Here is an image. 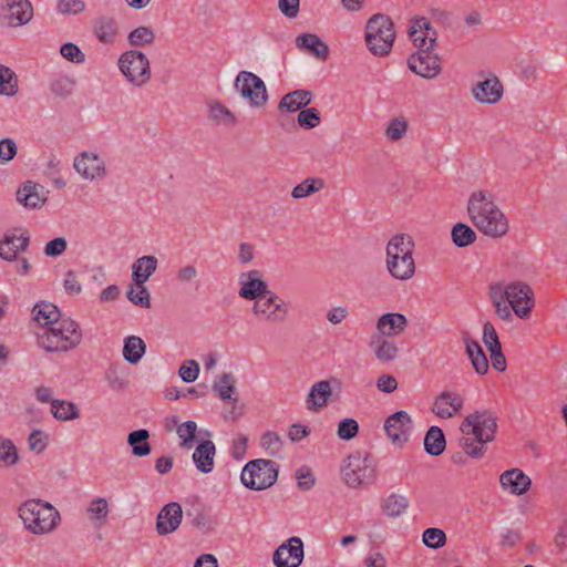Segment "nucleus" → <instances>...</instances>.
I'll list each match as a JSON object with an SVG mask.
<instances>
[{
  "instance_id": "obj_1",
  "label": "nucleus",
  "mask_w": 567,
  "mask_h": 567,
  "mask_svg": "<svg viewBox=\"0 0 567 567\" xmlns=\"http://www.w3.org/2000/svg\"><path fill=\"white\" fill-rule=\"evenodd\" d=\"M488 298L496 316L504 321H512L513 313L519 319H529L535 307L534 290L522 280L491 284Z\"/></svg>"
},
{
  "instance_id": "obj_2",
  "label": "nucleus",
  "mask_w": 567,
  "mask_h": 567,
  "mask_svg": "<svg viewBox=\"0 0 567 567\" xmlns=\"http://www.w3.org/2000/svg\"><path fill=\"white\" fill-rule=\"evenodd\" d=\"M467 214L476 229L489 238H502L509 230L507 216L495 204L493 195L487 190H476L471 194Z\"/></svg>"
},
{
  "instance_id": "obj_3",
  "label": "nucleus",
  "mask_w": 567,
  "mask_h": 567,
  "mask_svg": "<svg viewBox=\"0 0 567 567\" xmlns=\"http://www.w3.org/2000/svg\"><path fill=\"white\" fill-rule=\"evenodd\" d=\"M460 430L463 437L460 445L473 458H481L485 454V445L492 442L497 430V417L488 411H475L462 422Z\"/></svg>"
},
{
  "instance_id": "obj_4",
  "label": "nucleus",
  "mask_w": 567,
  "mask_h": 567,
  "mask_svg": "<svg viewBox=\"0 0 567 567\" xmlns=\"http://www.w3.org/2000/svg\"><path fill=\"white\" fill-rule=\"evenodd\" d=\"M414 241L411 236L399 234L393 236L385 248V266L389 274L396 280H409L415 274L413 258Z\"/></svg>"
},
{
  "instance_id": "obj_5",
  "label": "nucleus",
  "mask_w": 567,
  "mask_h": 567,
  "mask_svg": "<svg viewBox=\"0 0 567 567\" xmlns=\"http://www.w3.org/2000/svg\"><path fill=\"white\" fill-rule=\"evenodd\" d=\"M79 323L70 317H63L54 326L38 333V342L47 352H68L82 341Z\"/></svg>"
},
{
  "instance_id": "obj_6",
  "label": "nucleus",
  "mask_w": 567,
  "mask_h": 567,
  "mask_svg": "<svg viewBox=\"0 0 567 567\" xmlns=\"http://www.w3.org/2000/svg\"><path fill=\"white\" fill-rule=\"evenodd\" d=\"M19 517L24 528L34 535L52 532L60 522L59 512L41 499H28L19 507Z\"/></svg>"
},
{
  "instance_id": "obj_7",
  "label": "nucleus",
  "mask_w": 567,
  "mask_h": 567,
  "mask_svg": "<svg viewBox=\"0 0 567 567\" xmlns=\"http://www.w3.org/2000/svg\"><path fill=\"white\" fill-rule=\"evenodd\" d=\"M395 31L392 20L385 14H374L367 23L365 41L374 55L385 56L393 47Z\"/></svg>"
},
{
  "instance_id": "obj_8",
  "label": "nucleus",
  "mask_w": 567,
  "mask_h": 567,
  "mask_svg": "<svg viewBox=\"0 0 567 567\" xmlns=\"http://www.w3.org/2000/svg\"><path fill=\"white\" fill-rule=\"evenodd\" d=\"M278 477V464L271 460L257 458L249 461L240 474L241 483L254 491L271 487Z\"/></svg>"
},
{
  "instance_id": "obj_9",
  "label": "nucleus",
  "mask_w": 567,
  "mask_h": 567,
  "mask_svg": "<svg viewBox=\"0 0 567 567\" xmlns=\"http://www.w3.org/2000/svg\"><path fill=\"white\" fill-rule=\"evenodd\" d=\"M118 69L134 86L142 87L151 80V64L147 56L137 50H130L118 58Z\"/></svg>"
},
{
  "instance_id": "obj_10",
  "label": "nucleus",
  "mask_w": 567,
  "mask_h": 567,
  "mask_svg": "<svg viewBox=\"0 0 567 567\" xmlns=\"http://www.w3.org/2000/svg\"><path fill=\"white\" fill-rule=\"evenodd\" d=\"M251 312L259 321L282 323L288 318L289 309L281 297L270 291L254 302Z\"/></svg>"
},
{
  "instance_id": "obj_11",
  "label": "nucleus",
  "mask_w": 567,
  "mask_h": 567,
  "mask_svg": "<svg viewBox=\"0 0 567 567\" xmlns=\"http://www.w3.org/2000/svg\"><path fill=\"white\" fill-rule=\"evenodd\" d=\"M235 89L243 97L249 101L251 106L260 107L266 104L268 95L264 81L249 71L238 73Z\"/></svg>"
},
{
  "instance_id": "obj_12",
  "label": "nucleus",
  "mask_w": 567,
  "mask_h": 567,
  "mask_svg": "<svg viewBox=\"0 0 567 567\" xmlns=\"http://www.w3.org/2000/svg\"><path fill=\"white\" fill-rule=\"evenodd\" d=\"M342 477L349 487H359L374 477V470L369 463L368 456L360 453L347 457L342 467Z\"/></svg>"
},
{
  "instance_id": "obj_13",
  "label": "nucleus",
  "mask_w": 567,
  "mask_h": 567,
  "mask_svg": "<svg viewBox=\"0 0 567 567\" xmlns=\"http://www.w3.org/2000/svg\"><path fill=\"white\" fill-rule=\"evenodd\" d=\"M33 17V9L29 0H6L0 8V24L20 27L27 24Z\"/></svg>"
},
{
  "instance_id": "obj_14",
  "label": "nucleus",
  "mask_w": 567,
  "mask_h": 567,
  "mask_svg": "<svg viewBox=\"0 0 567 567\" xmlns=\"http://www.w3.org/2000/svg\"><path fill=\"white\" fill-rule=\"evenodd\" d=\"M408 66L413 73L424 79H434L442 71L439 55L430 50H421L410 55Z\"/></svg>"
},
{
  "instance_id": "obj_15",
  "label": "nucleus",
  "mask_w": 567,
  "mask_h": 567,
  "mask_svg": "<svg viewBox=\"0 0 567 567\" xmlns=\"http://www.w3.org/2000/svg\"><path fill=\"white\" fill-rule=\"evenodd\" d=\"M409 38L421 50H431L435 45L437 32L427 18L421 17L410 21Z\"/></svg>"
},
{
  "instance_id": "obj_16",
  "label": "nucleus",
  "mask_w": 567,
  "mask_h": 567,
  "mask_svg": "<svg viewBox=\"0 0 567 567\" xmlns=\"http://www.w3.org/2000/svg\"><path fill=\"white\" fill-rule=\"evenodd\" d=\"M239 291L238 295L245 300H254V302L269 293L267 282L262 279L259 270H249L241 272L238 278Z\"/></svg>"
},
{
  "instance_id": "obj_17",
  "label": "nucleus",
  "mask_w": 567,
  "mask_h": 567,
  "mask_svg": "<svg viewBox=\"0 0 567 567\" xmlns=\"http://www.w3.org/2000/svg\"><path fill=\"white\" fill-rule=\"evenodd\" d=\"M411 424L412 420L408 412L398 411L385 420L384 431L393 444L403 446L409 440Z\"/></svg>"
},
{
  "instance_id": "obj_18",
  "label": "nucleus",
  "mask_w": 567,
  "mask_h": 567,
  "mask_svg": "<svg viewBox=\"0 0 567 567\" xmlns=\"http://www.w3.org/2000/svg\"><path fill=\"white\" fill-rule=\"evenodd\" d=\"M303 559V544L300 538L291 537L281 544L274 553V564L277 567H298Z\"/></svg>"
},
{
  "instance_id": "obj_19",
  "label": "nucleus",
  "mask_w": 567,
  "mask_h": 567,
  "mask_svg": "<svg viewBox=\"0 0 567 567\" xmlns=\"http://www.w3.org/2000/svg\"><path fill=\"white\" fill-rule=\"evenodd\" d=\"M74 169L84 178L93 181L105 175V165L96 154L83 152L75 157Z\"/></svg>"
},
{
  "instance_id": "obj_20",
  "label": "nucleus",
  "mask_w": 567,
  "mask_h": 567,
  "mask_svg": "<svg viewBox=\"0 0 567 567\" xmlns=\"http://www.w3.org/2000/svg\"><path fill=\"white\" fill-rule=\"evenodd\" d=\"M183 519L182 506L176 502L166 504L158 513L156 518V532L161 536L175 532Z\"/></svg>"
},
{
  "instance_id": "obj_21",
  "label": "nucleus",
  "mask_w": 567,
  "mask_h": 567,
  "mask_svg": "<svg viewBox=\"0 0 567 567\" xmlns=\"http://www.w3.org/2000/svg\"><path fill=\"white\" fill-rule=\"evenodd\" d=\"M30 243V236L27 231L17 234V230L4 234L0 240V257L12 261L17 258L19 251H24Z\"/></svg>"
},
{
  "instance_id": "obj_22",
  "label": "nucleus",
  "mask_w": 567,
  "mask_h": 567,
  "mask_svg": "<svg viewBox=\"0 0 567 567\" xmlns=\"http://www.w3.org/2000/svg\"><path fill=\"white\" fill-rule=\"evenodd\" d=\"M464 404V399L454 392L444 391L434 401L432 411L442 419H450L458 414Z\"/></svg>"
},
{
  "instance_id": "obj_23",
  "label": "nucleus",
  "mask_w": 567,
  "mask_h": 567,
  "mask_svg": "<svg viewBox=\"0 0 567 567\" xmlns=\"http://www.w3.org/2000/svg\"><path fill=\"white\" fill-rule=\"evenodd\" d=\"M472 92L478 102L494 104L503 96V85L497 76L492 75L491 78L477 83L472 89Z\"/></svg>"
},
{
  "instance_id": "obj_24",
  "label": "nucleus",
  "mask_w": 567,
  "mask_h": 567,
  "mask_svg": "<svg viewBox=\"0 0 567 567\" xmlns=\"http://www.w3.org/2000/svg\"><path fill=\"white\" fill-rule=\"evenodd\" d=\"M93 32L101 43L111 45L120 34V27L115 18L103 14L94 19Z\"/></svg>"
},
{
  "instance_id": "obj_25",
  "label": "nucleus",
  "mask_w": 567,
  "mask_h": 567,
  "mask_svg": "<svg viewBox=\"0 0 567 567\" xmlns=\"http://www.w3.org/2000/svg\"><path fill=\"white\" fill-rule=\"evenodd\" d=\"M501 486L514 495L525 494L532 485L529 476L519 468H512L503 472L499 476Z\"/></svg>"
},
{
  "instance_id": "obj_26",
  "label": "nucleus",
  "mask_w": 567,
  "mask_h": 567,
  "mask_svg": "<svg viewBox=\"0 0 567 567\" xmlns=\"http://www.w3.org/2000/svg\"><path fill=\"white\" fill-rule=\"evenodd\" d=\"M215 454L216 446L212 441L207 440L200 442L193 453V461L196 468L204 474L213 472L215 466Z\"/></svg>"
},
{
  "instance_id": "obj_27",
  "label": "nucleus",
  "mask_w": 567,
  "mask_h": 567,
  "mask_svg": "<svg viewBox=\"0 0 567 567\" xmlns=\"http://www.w3.org/2000/svg\"><path fill=\"white\" fill-rule=\"evenodd\" d=\"M408 320L404 315L391 312L382 315L377 321V330L380 336H398L405 330Z\"/></svg>"
},
{
  "instance_id": "obj_28",
  "label": "nucleus",
  "mask_w": 567,
  "mask_h": 567,
  "mask_svg": "<svg viewBox=\"0 0 567 567\" xmlns=\"http://www.w3.org/2000/svg\"><path fill=\"white\" fill-rule=\"evenodd\" d=\"M296 45L299 50L307 51L319 60H327L329 55L328 45L313 33H303L296 38Z\"/></svg>"
},
{
  "instance_id": "obj_29",
  "label": "nucleus",
  "mask_w": 567,
  "mask_h": 567,
  "mask_svg": "<svg viewBox=\"0 0 567 567\" xmlns=\"http://www.w3.org/2000/svg\"><path fill=\"white\" fill-rule=\"evenodd\" d=\"M43 186L28 181L17 192V199L28 208L40 207L44 202Z\"/></svg>"
},
{
  "instance_id": "obj_30",
  "label": "nucleus",
  "mask_w": 567,
  "mask_h": 567,
  "mask_svg": "<svg viewBox=\"0 0 567 567\" xmlns=\"http://www.w3.org/2000/svg\"><path fill=\"white\" fill-rule=\"evenodd\" d=\"M32 316L43 329H49L63 318L56 306L45 301L38 302L33 307Z\"/></svg>"
},
{
  "instance_id": "obj_31",
  "label": "nucleus",
  "mask_w": 567,
  "mask_h": 567,
  "mask_svg": "<svg viewBox=\"0 0 567 567\" xmlns=\"http://www.w3.org/2000/svg\"><path fill=\"white\" fill-rule=\"evenodd\" d=\"M332 393L331 384L329 381L316 382L306 399V405L309 411L317 412L323 408L329 396Z\"/></svg>"
},
{
  "instance_id": "obj_32",
  "label": "nucleus",
  "mask_w": 567,
  "mask_h": 567,
  "mask_svg": "<svg viewBox=\"0 0 567 567\" xmlns=\"http://www.w3.org/2000/svg\"><path fill=\"white\" fill-rule=\"evenodd\" d=\"M208 118L217 125L233 127L237 124L236 115L221 102L212 100L207 103Z\"/></svg>"
},
{
  "instance_id": "obj_33",
  "label": "nucleus",
  "mask_w": 567,
  "mask_h": 567,
  "mask_svg": "<svg viewBox=\"0 0 567 567\" xmlns=\"http://www.w3.org/2000/svg\"><path fill=\"white\" fill-rule=\"evenodd\" d=\"M157 258L154 256H143L137 258L132 265V278L135 284H145L156 271Z\"/></svg>"
},
{
  "instance_id": "obj_34",
  "label": "nucleus",
  "mask_w": 567,
  "mask_h": 567,
  "mask_svg": "<svg viewBox=\"0 0 567 567\" xmlns=\"http://www.w3.org/2000/svg\"><path fill=\"white\" fill-rule=\"evenodd\" d=\"M311 92L307 90H296L282 96L279 102V110L296 112L311 102Z\"/></svg>"
},
{
  "instance_id": "obj_35",
  "label": "nucleus",
  "mask_w": 567,
  "mask_h": 567,
  "mask_svg": "<svg viewBox=\"0 0 567 567\" xmlns=\"http://www.w3.org/2000/svg\"><path fill=\"white\" fill-rule=\"evenodd\" d=\"M465 348L474 370L481 375L487 373L488 360L480 343L477 341L466 339Z\"/></svg>"
},
{
  "instance_id": "obj_36",
  "label": "nucleus",
  "mask_w": 567,
  "mask_h": 567,
  "mask_svg": "<svg viewBox=\"0 0 567 567\" xmlns=\"http://www.w3.org/2000/svg\"><path fill=\"white\" fill-rule=\"evenodd\" d=\"M370 347L377 359L382 362L392 361L398 355V347L395 343L385 339L383 336L374 337L370 342Z\"/></svg>"
},
{
  "instance_id": "obj_37",
  "label": "nucleus",
  "mask_w": 567,
  "mask_h": 567,
  "mask_svg": "<svg viewBox=\"0 0 567 567\" xmlns=\"http://www.w3.org/2000/svg\"><path fill=\"white\" fill-rule=\"evenodd\" d=\"M409 505V499L405 496L392 493L383 501L381 508L384 515L395 518L404 514Z\"/></svg>"
},
{
  "instance_id": "obj_38",
  "label": "nucleus",
  "mask_w": 567,
  "mask_h": 567,
  "mask_svg": "<svg viewBox=\"0 0 567 567\" xmlns=\"http://www.w3.org/2000/svg\"><path fill=\"white\" fill-rule=\"evenodd\" d=\"M326 187L324 179L321 177H308L291 190V197L301 199L322 190Z\"/></svg>"
},
{
  "instance_id": "obj_39",
  "label": "nucleus",
  "mask_w": 567,
  "mask_h": 567,
  "mask_svg": "<svg viewBox=\"0 0 567 567\" xmlns=\"http://www.w3.org/2000/svg\"><path fill=\"white\" fill-rule=\"evenodd\" d=\"M445 444L443 431L439 426H431L424 437L425 451L433 456H437L443 453Z\"/></svg>"
},
{
  "instance_id": "obj_40",
  "label": "nucleus",
  "mask_w": 567,
  "mask_h": 567,
  "mask_svg": "<svg viewBox=\"0 0 567 567\" xmlns=\"http://www.w3.org/2000/svg\"><path fill=\"white\" fill-rule=\"evenodd\" d=\"M145 342L136 336H131L125 339L123 355L126 361L132 364L137 363L145 353Z\"/></svg>"
},
{
  "instance_id": "obj_41",
  "label": "nucleus",
  "mask_w": 567,
  "mask_h": 567,
  "mask_svg": "<svg viewBox=\"0 0 567 567\" xmlns=\"http://www.w3.org/2000/svg\"><path fill=\"white\" fill-rule=\"evenodd\" d=\"M148 431L141 429L128 434L127 442L132 446V453L135 456H146L151 453V445L147 442Z\"/></svg>"
},
{
  "instance_id": "obj_42",
  "label": "nucleus",
  "mask_w": 567,
  "mask_h": 567,
  "mask_svg": "<svg viewBox=\"0 0 567 567\" xmlns=\"http://www.w3.org/2000/svg\"><path fill=\"white\" fill-rule=\"evenodd\" d=\"M51 412L60 421H70L80 416L78 406L72 402L63 400H52Z\"/></svg>"
},
{
  "instance_id": "obj_43",
  "label": "nucleus",
  "mask_w": 567,
  "mask_h": 567,
  "mask_svg": "<svg viewBox=\"0 0 567 567\" xmlns=\"http://www.w3.org/2000/svg\"><path fill=\"white\" fill-rule=\"evenodd\" d=\"M452 240L460 247H467L476 240V233L466 224L457 223L452 228Z\"/></svg>"
},
{
  "instance_id": "obj_44",
  "label": "nucleus",
  "mask_w": 567,
  "mask_h": 567,
  "mask_svg": "<svg viewBox=\"0 0 567 567\" xmlns=\"http://www.w3.org/2000/svg\"><path fill=\"white\" fill-rule=\"evenodd\" d=\"M18 92V79L12 70L0 64V94L13 96Z\"/></svg>"
},
{
  "instance_id": "obj_45",
  "label": "nucleus",
  "mask_w": 567,
  "mask_h": 567,
  "mask_svg": "<svg viewBox=\"0 0 567 567\" xmlns=\"http://www.w3.org/2000/svg\"><path fill=\"white\" fill-rule=\"evenodd\" d=\"M18 460V451L12 441L0 436V467L13 466Z\"/></svg>"
},
{
  "instance_id": "obj_46",
  "label": "nucleus",
  "mask_w": 567,
  "mask_h": 567,
  "mask_svg": "<svg viewBox=\"0 0 567 567\" xmlns=\"http://www.w3.org/2000/svg\"><path fill=\"white\" fill-rule=\"evenodd\" d=\"M127 40L133 47H143L153 43L155 33L151 28L138 27L130 32Z\"/></svg>"
},
{
  "instance_id": "obj_47",
  "label": "nucleus",
  "mask_w": 567,
  "mask_h": 567,
  "mask_svg": "<svg viewBox=\"0 0 567 567\" xmlns=\"http://www.w3.org/2000/svg\"><path fill=\"white\" fill-rule=\"evenodd\" d=\"M214 390L221 400H230L235 393V380L230 373H223L214 383Z\"/></svg>"
},
{
  "instance_id": "obj_48",
  "label": "nucleus",
  "mask_w": 567,
  "mask_h": 567,
  "mask_svg": "<svg viewBox=\"0 0 567 567\" xmlns=\"http://www.w3.org/2000/svg\"><path fill=\"white\" fill-rule=\"evenodd\" d=\"M127 298L131 302L142 308H150L151 306L150 293L144 284L134 282L127 291Z\"/></svg>"
},
{
  "instance_id": "obj_49",
  "label": "nucleus",
  "mask_w": 567,
  "mask_h": 567,
  "mask_svg": "<svg viewBox=\"0 0 567 567\" xmlns=\"http://www.w3.org/2000/svg\"><path fill=\"white\" fill-rule=\"evenodd\" d=\"M422 539L429 548L439 549L446 544V534L443 529L430 527L423 532Z\"/></svg>"
},
{
  "instance_id": "obj_50",
  "label": "nucleus",
  "mask_w": 567,
  "mask_h": 567,
  "mask_svg": "<svg viewBox=\"0 0 567 567\" xmlns=\"http://www.w3.org/2000/svg\"><path fill=\"white\" fill-rule=\"evenodd\" d=\"M87 514L91 520L105 522L109 515L107 501L103 497L92 499L87 507Z\"/></svg>"
},
{
  "instance_id": "obj_51",
  "label": "nucleus",
  "mask_w": 567,
  "mask_h": 567,
  "mask_svg": "<svg viewBox=\"0 0 567 567\" xmlns=\"http://www.w3.org/2000/svg\"><path fill=\"white\" fill-rule=\"evenodd\" d=\"M197 431V425L194 421H186L177 426V434L179 436L181 446L184 449H190L193 446L195 435Z\"/></svg>"
},
{
  "instance_id": "obj_52",
  "label": "nucleus",
  "mask_w": 567,
  "mask_h": 567,
  "mask_svg": "<svg viewBox=\"0 0 567 567\" xmlns=\"http://www.w3.org/2000/svg\"><path fill=\"white\" fill-rule=\"evenodd\" d=\"M320 123V113L317 109L310 107L300 111L298 114V124L305 128H313Z\"/></svg>"
},
{
  "instance_id": "obj_53",
  "label": "nucleus",
  "mask_w": 567,
  "mask_h": 567,
  "mask_svg": "<svg viewBox=\"0 0 567 567\" xmlns=\"http://www.w3.org/2000/svg\"><path fill=\"white\" fill-rule=\"evenodd\" d=\"M60 53L65 60L72 63L81 64L85 61V54L76 44L71 42L64 43L60 49Z\"/></svg>"
},
{
  "instance_id": "obj_54",
  "label": "nucleus",
  "mask_w": 567,
  "mask_h": 567,
  "mask_svg": "<svg viewBox=\"0 0 567 567\" xmlns=\"http://www.w3.org/2000/svg\"><path fill=\"white\" fill-rule=\"evenodd\" d=\"M83 0H59L56 10L61 14H79L85 10Z\"/></svg>"
},
{
  "instance_id": "obj_55",
  "label": "nucleus",
  "mask_w": 567,
  "mask_h": 567,
  "mask_svg": "<svg viewBox=\"0 0 567 567\" xmlns=\"http://www.w3.org/2000/svg\"><path fill=\"white\" fill-rule=\"evenodd\" d=\"M260 443L270 455H276L281 450L282 445L280 436L271 431L262 434Z\"/></svg>"
},
{
  "instance_id": "obj_56",
  "label": "nucleus",
  "mask_w": 567,
  "mask_h": 567,
  "mask_svg": "<svg viewBox=\"0 0 567 567\" xmlns=\"http://www.w3.org/2000/svg\"><path fill=\"white\" fill-rule=\"evenodd\" d=\"M483 341L488 351L492 349H499L502 347L496 329L489 321H486L483 326Z\"/></svg>"
},
{
  "instance_id": "obj_57",
  "label": "nucleus",
  "mask_w": 567,
  "mask_h": 567,
  "mask_svg": "<svg viewBox=\"0 0 567 567\" xmlns=\"http://www.w3.org/2000/svg\"><path fill=\"white\" fill-rule=\"evenodd\" d=\"M408 130V123L404 118H393L386 128V136L391 141H399Z\"/></svg>"
},
{
  "instance_id": "obj_58",
  "label": "nucleus",
  "mask_w": 567,
  "mask_h": 567,
  "mask_svg": "<svg viewBox=\"0 0 567 567\" xmlns=\"http://www.w3.org/2000/svg\"><path fill=\"white\" fill-rule=\"evenodd\" d=\"M198 373L199 364L195 360L184 362L178 370L179 377L187 383L194 382L197 379Z\"/></svg>"
},
{
  "instance_id": "obj_59",
  "label": "nucleus",
  "mask_w": 567,
  "mask_h": 567,
  "mask_svg": "<svg viewBox=\"0 0 567 567\" xmlns=\"http://www.w3.org/2000/svg\"><path fill=\"white\" fill-rule=\"evenodd\" d=\"M359 432V424L353 419H344L338 425V435L342 440H351Z\"/></svg>"
},
{
  "instance_id": "obj_60",
  "label": "nucleus",
  "mask_w": 567,
  "mask_h": 567,
  "mask_svg": "<svg viewBox=\"0 0 567 567\" xmlns=\"http://www.w3.org/2000/svg\"><path fill=\"white\" fill-rule=\"evenodd\" d=\"M28 441L30 450L37 453L43 452L48 445L47 434L39 430H34Z\"/></svg>"
},
{
  "instance_id": "obj_61",
  "label": "nucleus",
  "mask_w": 567,
  "mask_h": 567,
  "mask_svg": "<svg viewBox=\"0 0 567 567\" xmlns=\"http://www.w3.org/2000/svg\"><path fill=\"white\" fill-rule=\"evenodd\" d=\"M17 144L11 138L0 141V163H7L17 155Z\"/></svg>"
},
{
  "instance_id": "obj_62",
  "label": "nucleus",
  "mask_w": 567,
  "mask_h": 567,
  "mask_svg": "<svg viewBox=\"0 0 567 567\" xmlns=\"http://www.w3.org/2000/svg\"><path fill=\"white\" fill-rule=\"evenodd\" d=\"M248 437L244 434H238L234 437L231 443V456L238 461L243 460L246 455Z\"/></svg>"
},
{
  "instance_id": "obj_63",
  "label": "nucleus",
  "mask_w": 567,
  "mask_h": 567,
  "mask_svg": "<svg viewBox=\"0 0 567 567\" xmlns=\"http://www.w3.org/2000/svg\"><path fill=\"white\" fill-rule=\"evenodd\" d=\"M66 240L62 237L50 240L44 247V254L49 257L62 255L66 249Z\"/></svg>"
},
{
  "instance_id": "obj_64",
  "label": "nucleus",
  "mask_w": 567,
  "mask_h": 567,
  "mask_svg": "<svg viewBox=\"0 0 567 567\" xmlns=\"http://www.w3.org/2000/svg\"><path fill=\"white\" fill-rule=\"evenodd\" d=\"M296 477L298 480V486L303 491H309L315 485L313 474L307 467L299 468Z\"/></svg>"
}]
</instances>
